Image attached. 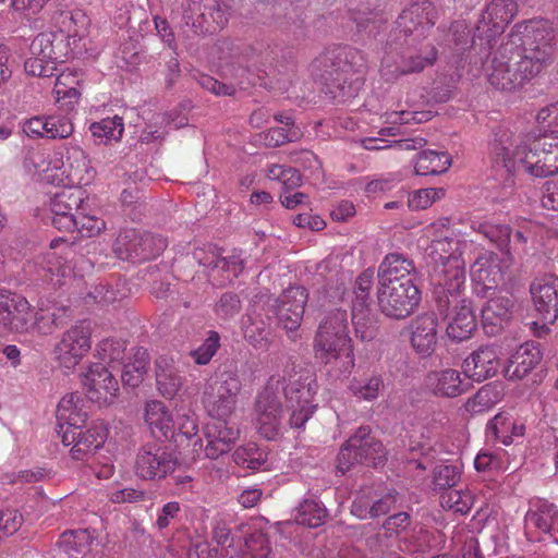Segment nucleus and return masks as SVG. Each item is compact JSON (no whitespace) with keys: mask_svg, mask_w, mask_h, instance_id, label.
I'll list each match as a JSON object with an SVG mask.
<instances>
[{"mask_svg":"<svg viewBox=\"0 0 558 558\" xmlns=\"http://www.w3.org/2000/svg\"><path fill=\"white\" fill-rule=\"evenodd\" d=\"M57 185L72 189L73 186H88L96 178V170L92 166L86 153L77 145H69L63 153V165L59 167L58 174L51 177Z\"/></svg>","mask_w":558,"mask_h":558,"instance_id":"nucleus-15","label":"nucleus"},{"mask_svg":"<svg viewBox=\"0 0 558 558\" xmlns=\"http://www.w3.org/2000/svg\"><path fill=\"white\" fill-rule=\"evenodd\" d=\"M149 355L146 349L137 348L129 357L128 362L123 364L122 381L124 385L137 387L144 379L148 369Z\"/></svg>","mask_w":558,"mask_h":558,"instance_id":"nucleus-42","label":"nucleus"},{"mask_svg":"<svg viewBox=\"0 0 558 558\" xmlns=\"http://www.w3.org/2000/svg\"><path fill=\"white\" fill-rule=\"evenodd\" d=\"M485 298L488 300L482 310L483 323L485 328L490 326L489 332L494 333L510 318L513 300L507 292L496 289L490 290Z\"/></svg>","mask_w":558,"mask_h":558,"instance_id":"nucleus-33","label":"nucleus"},{"mask_svg":"<svg viewBox=\"0 0 558 558\" xmlns=\"http://www.w3.org/2000/svg\"><path fill=\"white\" fill-rule=\"evenodd\" d=\"M144 421L155 437L170 438L175 434L173 414L160 400H149L145 403Z\"/></svg>","mask_w":558,"mask_h":558,"instance_id":"nucleus-35","label":"nucleus"},{"mask_svg":"<svg viewBox=\"0 0 558 558\" xmlns=\"http://www.w3.org/2000/svg\"><path fill=\"white\" fill-rule=\"evenodd\" d=\"M83 81V73L75 69L63 70L56 80L53 95L56 102L63 110H71L77 104L81 92L80 84Z\"/></svg>","mask_w":558,"mask_h":558,"instance_id":"nucleus-38","label":"nucleus"},{"mask_svg":"<svg viewBox=\"0 0 558 558\" xmlns=\"http://www.w3.org/2000/svg\"><path fill=\"white\" fill-rule=\"evenodd\" d=\"M442 187H427L413 191L409 194L408 206L412 210H423L445 197Z\"/></svg>","mask_w":558,"mask_h":558,"instance_id":"nucleus-55","label":"nucleus"},{"mask_svg":"<svg viewBox=\"0 0 558 558\" xmlns=\"http://www.w3.org/2000/svg\"><path fill=\"white\" fill-rule=\"evenodd\" d=\"M542 360L539 348L534 342H525L509 356L504 375L509 380H519L530 374Z\"/></svg>","mask_w":558,"mask_h":558,"instance_id":"nucleus-32","label":"nucleus"},{"mask_svg":"<svg viewBox=\"0 0 558 558\" xmlns=\"http://www.w3.org/2000/svg\"><path fill=\"white\" fill-rule=\"evenodd\" d=\"M424 387L435 397L456 398L468 391L469 383L463 371L446 367L428 372L424 379Z\"/></svg>","mask_w":558,"mask_h":558,"instance_id":"nucleus-23","label":"nucleus"},{"mask_svg":"<svg viewBox=\"0 0 558 558\" xmlns=\"http://www.w3.org/2000/svg\"><path fill=\"white\" fill-rule=\"evenodd\" d=\"M385 384L381 375H372L366 379H353L349 389L351 393L364 401H373L377 399L384 390Z\"/></svg>","mask_w":558,"mask_h":558,"instance_id":"nucleus-49","label":"nucleus"},{"mask_svg":"<svg viewBox=\"0 0 558 558\" xmlns=\"http://www.w3.org/2000/svg\"><path fill=\"white\" fill-rule=\"evenodd\" d=\"M46 123L48 138H66L73 133V124L68 117H47Z\"/></svg>","mask_w":558,"mask_h":558,"instance_id":"nucleus-60","label":"nucleus"},{"mask_svg":"<svg viewBox=\"0 0 558 558\" xmlns=\"http://www.w3.org/2000/svg\"><path fill=\"white\" fill-rule=\"evenodd\" d=\"M63 165V151L34 149L25 156L23 167L29 177L38 181L57 185L56 177Z\"/></svg>","mask_w":558,"mask_h":558,"instance_id":"nucleus-24","label":"nucleus"},{"mask_svg":"<svg viewBox=\"0 0 558 558\" xmlns=\"http://www.w3.org/2000/svg\"><path fill=\"white\" fill-rule=\"evenodd\" d=\"M33 306L21 293L0 288V327L7 331L32 333Z\"/></svg>","mask_w":558,"mask_h":558,"instance_id":"nucleus-14","label":"nucleus"},{"mask_svg":"<svg viewBox=\"0 0 558 558\" xmlns=\"http://www.w3.org/2000/svg\"><path fill=\"white\" fill-rule=\"evenodd\" d=\"M437 327V317L434 314H424L411 322V345L422 357H427L434 353L438 339Z\"/></svg>","mask_w":558,"mask_h":558,"instance_id":"nucleus-28","label":"nucleus"},{"mask_svg":"<svg viewBox=\"0 0 558 558\" xmlns=\"http://www.w3.org/2000/svg\"><path fill=\"white\" fill-rule=\"evenodd\" d=\"M29 54L24 62L25 72L39 77L51 76L58 62L75 56L64 36L57 31L39 33L31 43Z\"/></svg>","mask_w":558,"mask_h":558,"instance_id":"nucleus-6","label":"nucleus"},{"mask_svg":"<svg viewBox=\"0 0 558 558\" xmlns=\"http://www.w3.org/2000/svg\"><path fill=\"white\" fill-rule=\"evenodd\" d=\"M244 558H267L270 553L269 542L263 531H254L245 538L244 547L240 549Z\"/></svg>","mask_w":558,"mask_h":558,"instance_id":"nucleus-56","label":"nucleus"},{"mask_svg":"<svg viewBox=\"0 0 558 558\" xmlns=\"http://www.w3.org/2000/svg\"><path fill=\"white\" fill-rule=\"evenodd\" d=\"M473 292L486 296L490 290L497 289L504 279L498 256L488 251L481 252L470 268Z\"/></svg>","mask_w":558,"mask_h":558,"instance_id":"nucleus-20","label":"nucleus"},{"mask_svg":"<svg viewBox=\"0 0 558 558\" xmlns=\"http://www.w3.org/2000/svg\"><path fill=\"white\" fill-rule=\"evenodd\" d=\"M315 356L325 365H333L339 376H347L355 364L348 314L344 310L328 312L314 338Z\"/></svg>","mask_w":558,"mask_h":558,"instance_id":"nucleus-5","label":"nucleus"},{"mask_svg":"<svg viewBox=\"0 0 558 558\" xmlns=\"http://www.w3.org/2000/svg\"><path fill=\"white\" fill-rule=\"evenodd\" d=\"M461 290L453 296L442 289L444 296L439 298L438 306L452 307L448 315L447 336L453 341H464L471 338L477 327V318L472 302L460 296Z\"/></svg>","mask_w":558,"mask_h":558,"instance_id":"nucleus-13","label":"nucleus"},{"mask_svg":"<svg viewBox=\"0 0 558 558\" xmlns=\"http://www.w3.org/2000/svg\"><path fill=\"white\" fill-rule=\"evenodd\" d=\"M317 384L311 375H299L290 385L284 377L276 374L269 377L258 393L255 404V425L258 433L268 440L277 439L284 429L282 399L291 412L289 424L301 428L316 410L314 397Z\"/></svg>","mask_w":558,"mask_h":558,"instance_id":"nucleus-2","label":"nucleus"},{"mask_svg":"<svg viewBox=\"0 0 558 558\" xmlns=\"http://www.w3.org/2000/svg\"><path fill=\"white\" fill-rule=\"evenodd\" d=\"M74 217V230H77L82 235L95 236L106 228L105 220L88 208L85 199L83 201L82 206L77 208V213H75Z\"/></svg>","mask_w":558,"mask_h":558,"instance_id":"nucleus-46","label":"nucleus"},{"mask_svg":"<svg viewBox=\"0 0 558 558\" xmlns=\"http://www.w3.org/2000/svg\"><path fill=\"white\" fill-rule=\"evenodd\" d=\"M423 234L430 241L427 254L434 263V281L454 296L464 288L465 262L462 255L469 245H473V241L451 227L446 217L426 226Z\"/></svg>","mask_w":558,"mask_h":558,"instance_id":"nucleus-4","label":"nucleus"},{"mask_svg":"<svg viewBox=\"0 0 558 558\" xmlns=\"http://www.w3.org/2000/svg\"><path fill=\"white\" fill-rule=\"evenodd\" d=\"M420 301L421 292L413 281L378 284V307L387 317L405 318L414 312Z\"/></svg>","mask_w":558,"mask_h":558,"instance_id":"nucleus-11","label":"nucleus"},{"mask_svg":"<svg viewBox=\"0 0 558 558\" xmlns=\"http://www.w3.org/2000/svg\"><path fill=\"white\" fill-rule=\"evenodd\" d=\"M22 523L23 517L16 509L0 511V539L14 534Z\"/></svg>","mask_w":558,"mask_h":558,"instance_id":"nucleus-64","label":"nucleus"},{"mask_svg":"<svg viewBox=\"0 0 558 558\" xmlns=\"http://www.w3.org/2000/svg\"><path fill=\"white\" fill-rule=\"evenodd\" d=\"M500 366L499 352L494 347H481L463 360L462 371L466 379L482 383L494 377Z\"/></svg>","mask_w":558,"mask_h":558,"instance_id":"nucleus-27","label":"nucleus"},{"mask_svg":"<svg viewBox=\"0 0 558 558\" xmlns=\"http://www.w3.org/2000/svg\"><path fill=\"white\" fill-rule=\"evenodd\" d=\"M89 23L88 16L81 9H74L60 15L57 32L64 36V41L70 45L75 54L85 47Z\"/></svg>","mask_w":558,"mask_h":558,"instance_id":"nucleus-30","label":"nucleus"},{"mask_svg":"<svg viewBox=\"0 0 558 558\" xmlns=\"http://www.w3.org/2000/svg\"><path fill=\"white\" fill-rule=\"evenodd\" d=\"M194 258L203 266L208 268H220L238 276L243 270V260L238 255L228 257L221 256L218 250L209 247V252L197 250L194 252Z\"/></svg>","mask_w":558,"mask_h":558,"instance_id":"nucleus-41","label":"nucleus"},{"mask_svg":"<svg viewBox=\"0 0 558 558\" xmlns=\"http://www.w3.org/2000/svg\"><path fill=\"white\" fill-rule=\"evenodd\" d=\"M473 495L470 490L448 488L440 495V505L445 510L465 514L473 506Z\"/></svg>","mask_w":558,"mask_h":558,"instance_id":"nucleus-48","label":"nucleus"},{"mask_svg":"<svg viewBox=\"0 0 558 558\" xmlns=\"http://www.w3.org/2000/svg\"><path fill=\"white\" fill-rule=\"evenodd\" d=\"M241 383L232 373H221L211 378L204 391V407L213 418L227 420L234 412Z\"/></svg>","mask_w":558,"mask_h":558,"instance_id":"nucleus-10","label":"nucleus"},{"mask_svg":"<svg viewBox=\"0 0 558 558\" xmlns=\"http://www.w3.org/2000/svg\"><path fill=\"white\" fill-rule=\"evenodd\" d=\"M307 298L305 288L295 286L287 289L276 300L275 314L287 331L293 332L300 327Z\"/></svg>","mask_w":558,"mask_h":558,"instance_id":"nucleus-22","label":"nucleus"},{"mask_svg":"<svg viewBox=\"0 0 558 558\" xmlns=\"http://www.w3.org/2000/svg\"><path fill=\"white\" fill-rule=\"evenodd\" d=\"M517 13L514 0H490L476 25L471 48H478L481 52L492 49L493 41L504 33Z\"/></svg>","mask_w":558,"mask_h":558,"instance_id":"nucleus-7","label":"nucleus"},{"mask_svg":"<svg viewBox=\"0 0 558 558\" xmlns=\"http://www.w3.org/2000/svg\"><path fill=\"white\" fill-rule=\"evenodd\" d=\"M352 324L356 337L362 341H369L375 338L376 326L367 307H357V304L352 306Z\"/></svg>","mask_w":558,"mask_h":558,"instance_id":"nucleus-54","label":"nucleus"},{"mask_svg":"<svg viewBox=\"0 0 558 558\" xmlns=\"http://www.w3.org/2000/svg\"><path fill=\"white\" fill-rule=\"evenodd\" d=\"M502 397L504 388L500 384L486 385L469 400V405L473 411H485L501 401Z\"/></svg>","mask_w":558,"mask_h":558,"instance_id":"nucleus-53","label":"nucleus"},{"mask_svg":"<svg viewBox=\"0 0 558 558\" xmlns=\"http://www.w3.org/2000/svg\"><path fill=\"white\" fill-rule=\"evenodd\" d=\"M125 341L116 338L101 340L97 345V355L100 360L109 363L123 360Z\"/></svg>","mask_w":558,"mask_h":558,"instance_id":"nucleus-58","label":"nucleus"},{"mask_svg":"<svg viewBox=\"0 0 558 558\" xmlns=\"http://www.w3.org/2000/svg\"><path fill=\"white\" fill-rule=\"evenodd\" d=\"M525 424L507 412L497 413L486 425V437L505 446L511 445L515 438L523 437Z\"/></svg>","mask_w":558,"mask_h":558,"instance_id":"nucleus-37","label":"nucleus"},{"mask_svg":"<svg viewBox=\"0 0 558 558\" xmlns=\"http://www.w3.org/2000/svg\"><path fill=\"white\" fill-rule=\"evenodd\" d=\"M87 398L99 405L111 404L119 393V383L101 363L88 366L82 379Z\"/></svg>","mask_w":558,"mask_h":558,"instance_id":"nucleus-19","label":"nucleus"},{"mask_svg":"<svg viewBox=\"0 0 558 558\" xmlns=\"http://www.w3.org/2000/svg\"><path fill=\"white\" fill-rule=\"evenodd\" d=\"M368 434L369 428L367 426H361L343 445L337 457V471L339 473L344 474L356 463H364L375 468L384 463L387 452L383 444L379 441L366 440L364 444V446H367L369 449H373L378 453L376 458H373L369 454L363 456L362 453H359V448H362V440Z\"/></svg>","mask_w":558,"mask_h":558,"instance_id":"nucleus-17","label":"nucleus"},{"mask_svg":"<svg viewBox=\"0 0 558 558\" xmlns=\"http://www.w3.org/2000/svg\"><path fill=\"white\" fill-rule=\"evenodd\" d=\"M184 17L186 24L201 32H215L228 22L218 0H192Z\"/></svg>","mask_w":558,"mask_h":558,"instance_id":"nucleus-25","label":"nucleus"},{"mask_svg":"<svg viewBox=\"0 0 558 558\" xmlns=\"http://www.w3.org/2000/svg\"><path fill=\"white\" fill-rule=\"evenodd\" d=\"M535 311L544 323L558 318V278L554 276L537 279L531 286Z\"/></svg>","mask_w":558,"mask_h":558,"instance_id":"nucleus-26","label":"nucleus"},{"mask_svg":"<svg viewBox=\"0 0 558 558\" xmlns=\"http://www.w3.org/2000/svg\"><path fill=\"white\" fill-rule=\"evenodd\" d=\"M233 460L238 465L250 470L267 469V453L254 442L236 448L233 452Z\"/></svg>","mask_w":558,"mask_h":558,"instance_id":"nucleus-45","label":"nucleus"},{"mask_svg":"<svg viewBox=\"0 0 558 558\" xmlns=\"http://www.w3.org/2000/svg\"><path fill=\"white\" fill-rule=\"evenodd\" d=\"M216 421L207 423L204 427L206 446L197 438L194 442V452L197 457L201 453L208 459L215 460L230 451L232 445L240 436V429L227 420L215 418Z\"/></svg>","mask_w":558,"mask_h":558,"instance_id":"nucleus-16","label":"nucleus"},{"mask_svg":"<svg viewBox=\"0 0 558 558\" xmlns=\"http://www.w3.org/2000/svg\"><path fill=\"white\" fill-rule=\"evenodd\" d=\"M268 178L280 181L287 189H292L301 183V175L298 170L281 165H271L268 169Z\"/></svg>","mask_w":558,"mask_h":558,"instance_id":"nucleus-61","label":"nucleus"},{"mask_svg":"<svg viewBox=\"0 0 558 558\" xmlns=\"http://www.w3.org/2000/svg\"><path fill=\"white\" fill-rule=\"evenodd\" d=\"M69 316V308L56 301L41 300L33 313L32 333L50 335Z\"/></svg>","mask_w":558,"mask_h":558,"instance_id":"nucleus-34","label":"nucleus"},{"mask_svg":"<svg viewBox=\"0 0 558 558\" xmlns=\"http://www.w3.org/2000/svg\"><path fill=\"white\" fill-rule=\"evenodd\" d=\"M138 246L140 248H136L134 244L132 247H128L129 256L134 254L135 257L146 259L159 255L165 250L166 242L161 238L146 234L138 240Z\"/></svg>","mask_w":558,"mask_h":558,"instance_id":"nucleus-57","label":"nucleus"},{"mask_svg":"<svg viewBox=\"0 0 558 558\" xmlns=\"http://www.w3.org/2000/svg\"><path fill=\"white\" fill-rule=\"evenodd\" d=\"M489 157L493 169L509 177L519 170L534 178L555 175L558 173V131L522 142L500 128L489 142Z\"/></svg>","mask_w":558,"mask_h":558,"instance_id":"nucleus-3","label":"nucleus"},{"mask_svg":"<svg viewBox=\"0 0 558 558\" xmlns=\"http://www.w3.org/2000/svg\"><path fill=\"white\" fill-rule=\"evenodd\" d=\"M213 538L223 549H227V555L225 557H230L234 554H238V548L235 547L234 536L231 535L230 527L225 522H216L213 530Z\"/></svg>","mask_w":558,"mask_h":558,"instance_id":"nucleus-63","label":"nucleus"},{"mask_svg":"<svg viewBox=\"0 0 558 558\" xmlns=\"http://www.w3.org/2000/svg\"><path fill=\"white\" fill-rule=\"evenodd\" d=\"M93 541L94 535L87 529L64 532L61 536V545L71 556L87 553Z\"/></svg>","mask_w":558,"mask_h":558,"instance_id":"nucleus-50","label":"nucleus"},{"mask_svg":"<svg viewBox=\"0 0 558 558\" xmlns=\"http://www.w3.org/2000/svg\"><path fill=\"white\" fill-rule=\"evenodd\" d=\"M92 349V327L87 322H77L65 330L56 342L52 354L58 365L72 372Z\"/></svg>","mask_w":558,"mask_h":558,"instance_id":"nucleus-9","label":"nucleus"},{"mask_svg":"<svg viewBox=\"0 0 558 558\" xmlns=\"http://www.w3.org/2000/svg\"><path fill=\"white\" fill-rule=\"evenodd\" d=\"M414 265L411 259L400 253L388 254L378 268V284L402 283L413 281L411 272Z\"/></svg>","mask_w":558,"mask_h":558,"instance_id":"nucleus-39","label":"nucleus"},{"mask_svg":"<svg viewBox=\"0 0 558 558\" xmlns=\"http://www.w3.org/2000/svg\"><path fill=\"white\" fill-rule=\"evenodd\" d=\"M74 257L73 243L62 238L52 240L39 263L38 276L54 287L66 284L76 275L72 266Z\"/></svg>","mask_w":558,"mask_h":558,"instance_id":"nucleus-8","label":"nucleus"},{"mask_svg":"<svg viewBox=\"0 0 558 558\" xmlns=\"http://www.w3.org/2000/svg\"><path fill=\"white\" fill-rule=\"evenodd\" d=\"M471 228L498 247L507 245L510 240V229L506 225L473 220Z\"/></svg>","mask_w":558,"mask_h":558,"instance_id":"nucleus-52","label":"nucleus"},{"mask_svg":"<svg viewBox=\"0 0 558 558\" xmlns=\"http://www.w3.org/2000/svg\"><path fill=\"white\" fill-rule=\"evenodd\" d=\"M57 433L64 446L74 441L75 432L83 428L88 414L84 409V400L78 393H68L57 407Z\"/></svg>","mask_w":558,"mask_h":558,"instance_id":"nucleus-18","label":"nucleus"},{"mask_svg":"<svg viewBox=\"0 0 558 558\" xmlns=\"http://www.w3.org/2000/svg\"><path fill=\"white\" fill-rule=\"evenodd\" d=\"M90 133L98 144H108L119 141L124 131L123 119L119 116L105 118L89 126Z\"/></svg>","mask_w":558,"mask_h":558,"instance_id":"nucleus-44","label":"nucleus"},{"mask_svg":"<svg viewBox=\"0 0 558 558\" xmlns=\"http://www.w3.org/2000/svg\"><path fill=\"white\" fill-rule=\"evenodd\" d=\"M556 32L554 23L544 19L515 24L508 41L484 63L488 82L512 90L538 75L551 62Z\"/></svg>","mask_w":558,"mask_h":558,"instance_id":"nucleus-1","label":"nucleus"},{"mask_svg":"<svg viewBox=\"0 0 558 558\" xmlns=\"http://www.w3.org/2000/svg\"><path fill=\"white\" fill-rule=\"evenodd\" d=\"M109 430L104 422H94L86 430L75 432L74 441L70 450L73 460L84 461L90 454L102 448L107 441Z\"/></svg>","mask_w":558,"mask_h":558,"instance_id":"nucleus-31","label":"nucleus"},{"mask_svg":"<svg viewBox=\"0 0 558 558\" xmlns=\"http://www.w3.org/2000/svg\"><path fill=\"white\" fill-rule=\"evenodd\" d=\"M436 20L435 8L429 1L413 3L402 11L398 17V27L405 35L423 36L426 29L434 26Z\"/></svg>","mask_w":558,"mask_h":558,"instance_id":"nucleus-29","label":"nucleus"},{"mask_svg":"<svg viewBox=\"0 0 558 558\" xmlns=\"http://www.w3.org/2000/svg\"><path fill=\"white\" fill-rule=\"evenodd\" d=\"M178 463V458L170 449L147 444L136 453L134 472L144 481H161L175 471Z\"/></svg>","mask_w":558,"mask_h":558,"instance_id":"nucleus-12","label":"nucleus"},{"mask_svg":"<svg viewBox=\"0 0 558 558\" xmlns=\"http://www.w3.org/2000/svg\"><path fill=\"white\" fill-rule=\"evenodd\" d=\"M326 515V509L322 504L314 499H305L295 509L294 520L301 525L318 527L324 523Z\"/></svg>","mask_w":558,"mask_h":558,"instance_id":"nucleus-47","label":"nucleus"},{"mask_svg":"<svg viewBox=\"0 0 558 558\" xmlns=\"http://www.w3.org/2000/svg\"><path fill=\"white\" fill-rule=\"evenodd\" d=\"M373 278L372 270H365L356 278L353 305L357 304V307H367Z\"/></svg>","mask_w":558,"mask_h":558,"instance_id":"nucleus-62","label":"nucleus"},{"mask_svg":"<svg viewBox=\"0 0 558 558\" xmlns=\"http://www.w3.org/2000/svg\"><path fill=\"white\" fill-rule=\"evenodd\" d=\"M244 338L254 347H263L268 337L266 323L255 313L247 314L242 318Z\"/></svg>","mask_w":558,"mask_h":558,"instance_id":"nucleus-51","label":"nucleus"},{"mask_svg":"<svg viewBox=\"0 0 558 558\" xmlns=\"http://www.w3.org/2000/svg\"><path fill=\"white\" fill-rule=\"evenodd\" d=\"M83 201L84 193L82 191L69 187L50 196L48 208L51 214V223L60 231H74V216Z\"/></svg>","mask_w":558,"mask_h":558,"instance_id":"nucleus-21","label":"nucleus"},{"mask_svg":"<svg viewBox=\"0 0 558 558\" xmlns=\"http://www.w3.org/2000/svg\"><path fill=\"white\" fill-rule=\"evenodd\" d=\"M556 515L557 510L554 505L545 500H535L525 514V529L526 531L535 529L545 534L549 533L558 543V519Z\"/></svg>","mask_w":558,"mask_h":558,"instance_id":"nucleus-36","label":"nucleus"},{"mask_svg":"<svg viewBox=\"0 0 558 558\" xmlns=\"http://www.w3.org/2000/svg\"><path fill=\"white\" fill-rule=\"evenodd\" d=\"M156 384L163 398L173 399L178 395L183 379L179 375L173 357L160 356L156 361Z\"/></svg>","mask_w":558,"mask_h":558,"instance_id":"nucleus-40","label":"nucleus"},{"mask_svg":"<svg viewBox=\"0 0 558 558\" xmlns=\"http://www.w3.org/2000/svg\"><path fill=\"white\" fill-rule=\"evenodd\" d=\"M220 345L218 332L210 331L206 340L194 351L191 352L194 362L198 365H206L216 354Z\"/></svg>","mask_w":558,"mask_h":558,"instance_id":"nucleus-59","label":"nucleus"},{"mask_svg":"<svg viewBox=\"0 0 558 558\" xmlns=\"http://www.w3.org/2000/svg\"><path fill=\"white\" fill-rule=\"evenodd\" d=\"M451 166V159L446 153L424 150L414 161V171L417 175H433L446 172Z\"/></svg>","mask_w":558,"mask_h":558,"instance_id":"nucleus-43","label":"nucleus"}]
</instances>
